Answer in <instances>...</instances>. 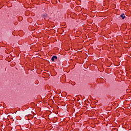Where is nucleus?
<instances>
[{"label":"nucleus","mask_w":131,"mask_h":131,"mask_svg":"<svg viewBox=\"0 0 131 131\" xmlns=\"http://www.w3.org/2000/svg\"><path fill=\"white\" fill-rule=\"evenodd\" d=\"M47 14H45V15H42V17H43V18H45V19H46V17H47Z\"/></svg>","instance_id":"7ed1b4c3"},{"label":"nucleus","mask_w":131,"mask_h":131,"mask_svg":"<svg viewBox=\"0 0 131 131\" xmlns=\"http://www.w3.org/2000/svg\"><path fill=\"white\" fill-rule=\"evenodd\" d=\"M55 60H57V56H53L52 57V58H51V60H52V61H53V62H54V61H55Z\"/></svg>","instance_id":"f257e3e1"},{"label":"nucleus","mask_w":131,"mask_h":131,"mask_svg":"<svg viewBox=\"0 0 131 131\" xmlns=\"http://www.w3.org/2000/svg\"><path fill=\"white\" fill-rule=\"evenodd\" d=\"M120 17L122 18V19H124L125 18V15H124V14H122L120 15Z\"/></svg>","instance_id":"f03ea898"}]
</instances>
